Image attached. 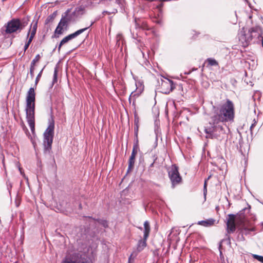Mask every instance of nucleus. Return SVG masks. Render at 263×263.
Segmentation results:
<instances>
[{
	"label": "nucleus",
	"instance_id": "nucleus-34",
	"mask_svg": "<svg viewBox=\"0 0 263 263\" xmlns=\"http://www.w3.org/2000/svg\"><path fill=\"white\" fill-rule=\"evenodd\" d=\"M123 3L124 2L123 0H116L115 1V3L121 7L123 6Z\"/></svg>",
	"mask_w": 263,
	"mask_h": 263
},
{
	"label": "nucleus",
	"instance_id": "nucleus-5",
	"mask_svg": "<svg viewBox=\"0 0 263 263\" xmlns=\"http://www.w3.org/2000/svg\"><path fill=\"white\" fill-rule=\"evenodd\" d=\"M261 29L259 27H253L250 29L248 33H246L245 31H241L239 36V40L243 46H246L248 45L249 43L252 40L253 37V33H257V34L254 35V36H257L258 37L260 35L259 31Z\"/></svg>",
	"mask_w": 263,
	"mask_h": 263
},
{
	"label": "nucleus",
	"instance_id": "nucleus-14",
	"mask_svg": "<svg viewBox=\"0 0 263 263\" xmlns=\"http://www.w3.org/2000/svg\"><path fill=\"white\" fill-rule=\"evenodd\" d=\"M136 29H142L143 30L148 29L147 24L144 22L141 23L140 20H135Z\"/></svg>",
	"mask_w": 263,
	"mask_h": 263
},
{
	"label": "nucleus",
	"instance_id": "nucleus-17",
	"mask_svg": "<svg viewBox=\"0 0 263 263\" xmlns=\"http://www.w3.org/2000/svg\"><path fill=\"white\" fill-rule=\"evenodd\" d=\"M146 241L147 239H145V238L143 237V239H140L139 240L137 249L138 252H140L144 249V248L146 246Z\"/></svg>",
	"mask_w": 263,
	"mask_h": 263
},
{
	"label": "nucleus",
	"instance_id": "nucleus-23",
	"mask_svg": "<svg viewBox=\"0 0 263 263\" xmlns=\"http://www.w3.org/2000/svg\"><path fill=\"white\" fill-rule=\"evenodd\" d=\"M208 64L211 66H218V62L214 59L212 58H208L206 60Z\"/></svg>",
	"mask_w": 263,
	"mask_h": 263
},
{
	"label": "nucleus",
	"instance_id": "nucleus-26",
	"mask_svg": "<svg viewBox=\"0 0 263 263\" xmlns=\"http://www.w3.org/2000/svg\"><path fill=\"white\" fill-rule=\"evenodd\" d=\"M210 177V176H209L206 179H205L204 180V186H203V194H204V196L205 197L206 196V193H207V189H206L207 181L209 179Z\"/></svg>",
	"mask_w": 263,
	"mask_h": 263
},
{
	"label": "nucleus",
	"instance_id": "nucleus-6",
	"mask_svg": "<svg viewBox=\"0 0 263 263\" xmlns=\"http://www.w3.org/2000/svg\"><path fill=\"white\" fill-rule=\"evenodd\" d=\"M168 174L173 188L181 182L182 178L179 173L178 167L176 164L172 165L168 169Z\"/></svg>",
	"mask_w": 263,
	"mask_h": 263
},
{
	"label": "nucleus",
	"instance_id": "nucleus-37",
	"mask_svg": "<svg viewBox=\"0 0 263 263\" xmlns=\"http://www.w3.org/2000/svg\"><path fill=\"white\" fill-rule=\"evenodd\" d=\"M63 44H61V42H60L59 45V47H58V50L59 51L60 50V49L61 48V46L63 45Z\"/></svg>",
	"mask_w": 263,
	"mask_h": 263
},
{
	"label": "nucleus",
	"instance_id": "nucleus-41",
	"mask_svg": "<svg viewBox=\"0 0 263 263\" xmlns=\"http://www.w3.org/2000/svg\"><path fill=\"white\" fill-rule=\"evenodd\" d=\"M19 170H20L21 173L22 174V171H21V169L20 168H19Z\"/></svg>",
	"mask_w": 263,
	"mask_h": 263
},
{
	"label": "nucleus",
	"instance_id": "nucleus-32",
	"mask_svg": "<svg viewBox=\"0 0 263 263\" xmlns=\"http://www.w3.org/2000/svg\"><path fill=\"white\" fill-rule=\"evenodd\" d=\"M256 123H257V121L255 120V119H254L253 123L251 124L250 128V130L251 135H252L253 128L255 126Z\"/></svg>",
	"mask_w": 263,
	"mask_h": 263
},
{
	"label": "nucleus",
	"instance_id": "nucleus-28",
	"mask_svg": "<svg viewBox=\"0 0 263 263\" xmlns=\"http://www.w3.org/2000/svg\"><path fill=\"white\" fill-rule=\"evenodd\" d=\"M138 130H139V125H138V123H136V120H135V123H134L135 135L138 134Z\"/></svg>",
	"mask_w": 263,
	"mask_h": 263
},
{
	"label": "nucleus",
	"instance_id": "nucleus-19",
	"mask_svg": "<svg viewBox=\"0 0 263 263\" xmlns=\"http://www.w3.org/2000/svg\"><path fill=\"white\" fill-rule=\"evenodd\" d=\"M58 70L57 67L54 68V73L53 76V80L52 82V86H53L55 83L57 82L58 81Z\"/></svg>",
	"mask_w": 263,
	"mask_h": 263
},
{
	"label": "nucleus",
	"instance_id": "nucleus-24",
	"mask_svg": "<svg viewBox=\"0 0 263 263\" xmlns=\"http://www.w3.org/2000/svg\"><path fill=\"white\" fill-rule=\"evenodd\" d=\"M252 257L257 260L258 261H260L261 263H263V256L257 254H252Z\"/></svg>",
	"mask_w": 263,
	"mask_h": 263
},
{
	"label": "nucleus",
	"instance_id": "nucleus-12",
	"mask_svg": "<svg viewBox=\"0 0 263 263\" xmlns=\"http://www.w3.org/2000/svg\"><path fill=\"white\" fill-rule=\"evenodd\" d=\"M138 151L139 149L133 148L132 154L128 160V166L127 172L131 171L133 169L135 162L136 156Z\"/></svg>",
	"mask_w": 263,
	"mask_h": 263
},
{
	"label": "nucleus",
	"instance_id": "nucleus-2",
	"mask_svg": "<svg viewBox=\"0 0 263 263\" xmlns=\"http://www.w3.org/2000/svg\"><path fill=\"white\" fill-rule=\"evenodd\" d=\"M35 100L34 89L31 87L27 94L25 112L27 121L32 132L35 128Z\"/></svg>",
	"mask_w": 263,
	"mask_h": 263
},
{
	"label": "nucleus",
	"instance_id": "nucleus-39",
	"mask_svg": "<svg viewBox=\"0 0 263 263\" xmlns=\"http://www.w3.org/2000/svg\"><path fill=\"white\" fill-rule=\"evenodd\" d=\"M249 230H250L251 231H254L255 230V229L254 228H252V229H250Z\"/></svg>",
	"mask_w": 263,
	"mask_h": 263
},
{
	"label": "nucleus",
	"instance_id": "nucleus-3",
	"mask_svg": "<svg viewBox=\"0 0 263 263\" xmlns=\"http://www.w3.org/2000/svg\"><path fill=\"white\" fill-rule=\"evenodd\" d=\"M54 130V121L51 118L48 121V126L43 134L44 153L50 155Z\"/></svg>",
	"mask_w": 263,
	"mask_h": 263
},
{
	"label": "nucleus",
	"instance_id": "nucleus-18",
	"mask_svg": "<svg viewBox=\"0 0 263 263\" xmlns=\"http://www.w3.org/2000/svg\"><path fill=\"white\" fill-rule=\"evenodd\" d=\"M70 10H67L63 15H62V18H64V20L66 21L67 23L69 24V23L71 21L72 16L69 13Z\"/></svg>",
	"mask_w": 263,
	"mask_h": 263
},
{
	"label": "nucleus",
	"instance_id": "nucleus-22",
	"mask_svg": "<svg viewBox=\"0 0 263 263\" xmlns=\"http://www.w3.org/2000/svg\"><path fill=\"white\" fill-rule=\"evenodd\" d=\"M56 16L55 12H54L52 14L50 15L47 17L45 21V24H48L49 23L52 22L53 20L54 19L55 17Z\"/></svg>",
	"mask_w": 263,
	"mask_h": 263
},
{
	"label": "nucleus",
	"instance_id": "nucleus-31",
	"mask_svg": "<svg viewBox=\"0 0 263 263\" xmlns=\"http://www.w3.org/2000/svg\"><path fill=\"white\" fill-rule=\"evenodd\" d=\"M99 223H100L104 228H106L108 227V222L106 220H98Z\"/></svg>",
	"mask_w": 263,
	"mask_h": 263
},
{
	"label": "nucleus",
	"instance_id": "nucleus-15",
	"mask_svg": "<svg viewBox=\"0 0 263 263\" xmlns=\"http://www.w3.org/2000/svg\"><path fill=\"white\" fill-rule=\"evenodd\" d=\"M215 220L213 218H210L205 220H201L198 222V224L204 227H209L214 224Z\"/></svg>",
	"mask_w": 263,
	"mask_h": 263
},
{
	"label": "nucleus",
	"instance_id": "nucleus-1",
	"mask_svg": "<svg viewBox=\"0 0 263 263\" xmlns=\"http://www.w3.org/2000/svg\"><path fill=\"white\" fill-rule=\"evenodd\" d=\"M213 112L209 125L204 127L205 138L221 141L225 137L228 129L224 123L234 119V104L231 100L227 99L225 103L219 107L213 106Z\"/></svg>",
	"mask_w": 263,
	"mask_h": 263
},
{
	"label": "nucleus",
	"instance_id": "nucleus-9",
	"mask_svg": "<svg viewBox=\"0 0 263 263\" xmlns=\"http://www.w3.org/2000/svg\"><path fill=\"white\" fill-rule=\"evenodd\" d=\"M175 88L173 81L168 79L161 80V92L164 94H168Z\"/></svg>",
	"mask_w": 263,
	"mask_h": 263
},
{
	"label": "nucleus",
	"instance_id": "nucleus-20",
	"mask_svg": "<svg viewBox=\"0 0 263 263\" xmlns=\"http://www.w3.org/2000/svg\"><path fill=\"white\" fill-rule=\"evenodd\" d=\"M137 97H138V95H137L136 93H134V92H132L128 99L129 103H132V101L133 98V105L135 106V98Z\"/></svg>",
	"mask_w": 263,
	"mask_h": 263
},
{
	"label": "nucleus",
	"instance_id": "nucleus-36",
	"mask_svg": "<svg viewBox=\"0 0 263 263\" xmlns=\"http://www.w3.org/2000/svg\"><path fill=\"white\" fill-rule=\"evenodd\" d=\"M133 254H132L128 258V263H132V260H134V258H132Z\"/></svg>",
	"mask_w": 263,
	"mask_h": 263
},
{
	"label": "nucleus",
	"instance_id": "nucleus-7",
	"mask_svg": "<svg viewBox=\"0 0 263 263\" xmlns=\"http://www.w3.org/2000/svg\"><path fill=\"white\" fill-rule=\"evenodd\" d=\"M235 216L234 214H229L227 221V232L226 234V238L223 239L222 241H227L228 245L231 244L230 236L229 235L231 233H233L236 230L235 225Z\"/></svg>",
	"mask_w": 263,
	"mask_h": 263
},
{
	"label": "nucleus",
	"instance_id": "nucleus-40",
	"mask_svg": "<svg viewBox=\"0 0 263 263\" xmlns=\"http://www.w3.org/2000/svg\"><path fill=\"white\" fill-rule=\"evenodd\" d=\"M221 161H223V162H224V161H225V160H224L223 158H221Z\"/></svg>",
	"mask_w": 263,
	"mask_h": 263
},
{
	"label": "nucleus",
	"instance_id": "nucleus-16",
	"mask_svg": "<svg viewBox=\"0 0 263 263\" xmlns=\"http://www.w3.org/2000/svg\"><path fill=\"white\" fill-rule=\"evenodd\" d=\"M150 226L149 222L147 221H145L144 223V235L143 237L145 238V239H147L149 232H150Z\"/></svg>",
	"mask_w": 263,
	"mask_h": 263
},
{
	"label": "nucleus",
	"instance_id": "nucleus-38",
	"mask_svg": "<svg viewBox=\"0 0 263 263\" xmlns=\"http://www.w3.org/2000/svg\"><path fill=\"white\" fill-rule=\"evenodd\" d=\"M132 36H133V38L134 39H137V34H136L135 35H134V34H132Z\"/></svg>",
	"mask_w": 263,
	"mask_h": 263
},
{
	"label": "nucleus",
	"instance_id": "nucleus-42",
	"mask_svg": "<svg viewBox=\"0 0 263 263\" xmlns=\"http://www.w3.org/2000/svg\"><path fill=\"white\" fill-rule=\"evenodd\" d=\"M136 123H138V120H136Z\"/></svg>",
	"mask_w": 263,
	"mask_h": 263
},
{
	"label": "nucleus",
	"instance_id": "nucleus-13",
	"mask_svg": "<svg viewBox=\"0 0 263 263\" xmlns=\"http://www.w3.org/2000/svg\"><path fill=\"white\" fill-rule=\"evenodd\" d=\"M37 22H35L34 24H31L30 26V28L28 32L27 36H29V39L31 41H32L33 39L34 38L36 30H37Z\"/></svg>",
	"mask_w": 263,
	"mask_h": 263
},
{
	"label": "nucleus",
	"instance_id": "nucleus-29",
	"mask_svg": "<svg viewBox=\"0 0 263 263\" xmlns=\"http://www.w3.org/2000/svg\"><path fill=\"white\" fill-rule=\"evenodd\" d=\"M35 66H32V65H30V76L31 77V78H33L34 77V69H35Z\"/></svg>",
	"mask_w": 263,
	"mask_h": 263
},
{
	"label": "nucleus",
	"instance_id": "nucleus-33",
	"mask_svg": "<svg viewBox=\"0 0 263 263\" xmlns=\"http://www.w3.org/2000/svg\"><path fill=\"white\" fill-rule=\"evenodd\" d=\"M32 41L30 40L29 39H28V40L27 41V42L25 43V45L24 46V51H26L28 47L29 46L30 43H31Z\"/></svg>",
	"mask_w": 263,
	"mask_h": 263
},
{
	"label": "nucleus",
	"instance_id": "nucleus-25",
	"mask_svg": "<svg viewBox=\"0 0 263 263\" xmlns=\"http://www.w3.org/2000/svg\"><path fill=\"white\" fill-rule=\"evenodd\" d=\"M40 58H41V57H40V54H37L35 56V58L32 61L30 65L35 66V63L40 60Z\"/></svg>",
	"mask_w": 263,
	"mask_h": 263
},
{
	"label": "nucleus",
	"instance_id": "nucleus-8",
	"mask_svg": "<svg viewBox=\"0 0 263 263\" xmlns=\"http://www.w3.org/2000/svg\"><path fill=\"white\" fill-rule=\"evenodd\" d=\"M61 263H92L89 258L82 257L78 254L72 255L69 258H66Z\"/></svg>",
	"mask_w": 263,
	"mask_h": 263
},
{
	"label": "nucleus",
	"instance_id": "nucleus-30",
	"mask_svg": "<svg viewBox=\"0 0 263 263\" xmlns=\"http://www.w3.org/2000/svg\"><path fill=\"white\" fill-rule=\"evenodd\" d=\"M117 12V9H114L112 10V11H104L103 12V14H114V13H116Z\"/></svg>",
	"mask_w": 263,
	"mask_h": 263
},
{
	"label": "nucleus",
	"instance_id": "nucleus-27",
	"mask_svg": "<svg viewBox=\"0 0 263 263\" xmlns=\"http://www.w3.org/2000/svg\"><path fill=\"white\" fill-rule=\"evenodd\" d=\"M43 69H42L41 71L38 73L36 79H35V86H36L38 82H39L40 81V79L42 76V72H43Z\"/></svg>",
	"mask_w": 263,
	"mask_h": 263
},
{
	"label": "nucleus",
	"instance_id": "nucleus-11",
	"mask_svg": "<svg viewBox=\"0 0 263 263\" xmlns=\"http://www.w3.org/2000/svg\"><path fill=\"white\" fill-rule=\"evenodd\" d=\"M68 25V23L64 18L61 19L58 26L55 30V33L61 34L63 33L64 29H66Z\"/></svg>",
	"mask_w": 263,
	"mask_h": 263
},
{
	"label": "nucleus",
	"instance_id": "nucleus-21",
	"mask_svg": "<svg viewBox=\"0 0 263 263\" xmlns=\"http://www.w3.org/2000/svg\"><path fill=\"white\" fill-rule=\"evenodd\" d=\"M138 135V134L135 135L134 142V145H133V148H135V149L139 150Z\"/></svg>",
	"mask_w": 263,
	"mask_h": 263
},
{
	"label": "nucleus",
	"instance_id": "nucleus-35",
	"mask_svg": "<svg viewBox=\"0 0 263 263\" xmlns=\"http://www.w3.org/2000/svg\"><path fill=\"white\" fill-rule=\"evenodd\" d=\"M156 159H157V158L156 157L154 159V161L150 164V165L149 166V171L151 169L152 167H153L154 166V164L156 160Z\"/></svg>",
	"mask_w": 263,
	"mask_h": 263
},
{
	"label": "nucleus",
	"instance_id": "nucleus-10",
	"mask_svg": "<svg viewBox=\"0 0 263 263\" xmlns=\"http://www.w3.org/2000/svg\"><path fill=\"white\" fill-rule=\"evenodd\" d=\"M93 23L94 22H92L88 27L79 29L74 32V33L70 34L67 36H65L61 40V44H65L69 41L77 37L78 35H79L80 34L85 31L86 30H87L88 28H89L93 24Z\"/></svg>",
	"mask_w": 263,
	"mask_h": 263
},
{
	"label": "nucleus",
	"instance_id": "nucleus-4",
	"mask_svg": "<svg viewBox=\"0 0 263 263\" xmlns=\"http://www.w3.org/2000/svg\"><path fill=\"white\" fill-rule=\"evenodd\" d=\"M28 19L24 18L22 20L18 18H13L9 21L6 25V33L11 34L14 32H21L28 24Z\"/></svg>",
	"mask_w": 263,
	"mask_h": 263
}]
</instances>
